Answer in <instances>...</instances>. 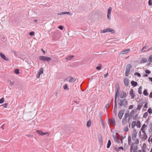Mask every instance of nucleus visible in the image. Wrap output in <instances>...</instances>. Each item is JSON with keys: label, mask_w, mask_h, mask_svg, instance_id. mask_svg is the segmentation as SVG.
I'll return each mask as SVG.
<instances>
[{"label": "nucleus", "mask_w": 152, "mask_h": 152, "mask_svg": "<svg viewBox=\"0 0 152 152\" xmlns=\"http://www.w3.org/2000/svg\"><path fill=\"white\" fill-rule=\"evenodd\" d=\"M118 105L119 107L121 108H126L128 102L126 99H118Z\"/></svg>", "instance_id": "f257e3e1"}, {"label": "nucleus", "mask_w": 152, "mask_h": 152, "mask_svg": "<svg viewBox=\"0 0 152 152\" xmlns=\"http://www.w3.org/2000/svg\"><path fill=\"white\" fill-rule=\"evenodd\" d=\"M134 143H132L131 145L130 148V152H132L133 150V152H137V147L135 144L138 145L139 143V140L138 139H137Z\"/></svg>", "instance_id": "f03ea898"}, {"label": "nucleus", "mask_w": 152, "mask_h": 152, "mask_svg": "<svg viewBox=\"0 0 152 152\" xmlns=\"http://www.w3.org/2000/svg\"><path fill=\"white\" fill-rule=\"evenodd\" d=\"M101 31L102 33H104L109 32H110L112 34H113L115 33L114 30L111 28H107L103 30H101Z\"/></svg>", "instance_id": "7ed1b4c3"}, {"label": "nucleus", "mask_w": 152, "mask_h": 152, "mask_svg": "<svg viewBox=\"0 0 152 152\" xmlns=\"http://www.w3.org/2000/svg\"><path fill=\"white\" fill-rule=\"evenodd\" d=\"M39 59L42 61H49L51 60V58L48 57L41 56H39Z\"/></svg>", "instance_id": "20e7f679"}, {"label": "nucleus", "mask_w": 152, "mask_h": 152, "mask_svg": "<svg viewBox=\"0 0 152 152\" xmlns=\"http://www.w3.org/2000/svg\"><path fill=\"white\" fill-rule=\"evenodd\" d=\"M132 68V66L131 64H128L127 65L125 72V76L127 77L130 72V69Z\"/></svg>", "instance_id": "39448f33"}, {"label": "nucleus", "mask_w": 152, "mask_h": 152, "mask_svg": "<svg viewBox=\"0 0 152 152\" xmlns=\"http://www.w3.org/2000/svg\"><path fill=\"white\" fill-rule=\"evenodd\" d=\"M66 81L70 83H74L76 81V79L71 76H69L66 78Z\"/></svg>", "instance_id": "423d86ee"}, {"label": "nucleus", "mask_w": 152, "mask_h": 152, "mask_svg": "<svg viewBox=\"0 0 152 152\" xmlns=\"http://www.w3.org/2000/svg\"><path fill=\"white\" fill-rule=\"evenodd\" d=\"M125 110L123 109L120 110L118 113V116L119 118L121 119H122L123 115L124 113Z\"/></svg>", "instance_id": "0eeeda50"}, {"label": "nucleus", "mask_w": 152, "mask_h": 152, "mask_svg": "<svg viewBox=\"0 0 152 152\" xmlns=\"http://www.w3.org/2000/svg\"><path fill=\"white\" fill-rule=\"evenodd\" d=\"M37 132L38 133V134L41 136H43L44 135H46L47 134H48V135L49 133L48 132H44L41 131L37 130Z\"/></svg>", "instance_id": "6e6552de"}, {"label": "nucleus", "mask_w": 152, "mask_h": 152, "mask_svg": "<svg viewBox=\"0 0 152 152\" xmlns=\"http://www.w3.org/2000/svg\"><path fill=\"white\" fill-rule=\"evenodd\" d=\"M112 10V8L111 7H110L108 9L107 17L109 20H110V16L111 15V11Z\"/></svg>", "instance_id": "1a4fd4ad"}, {"label": "nucleus", "mask_w": 152, "mask_h": 152, "mask_svg": "<svg viewBox=\"0 0 152 152\" xmlns=\"http://www.w3.org/2000/svg\"><path fill=\"white\" fill-rule=\"evenodd\" d=\"M119 96L120 98H124L126 96V93L124 91H121L119 93Z\"/></svg>", "instance_id": "9d476101"}, {"label": "nucleus", "mask_w": 152, "mask_h": 152, "mask_svg": "<svg viewBox=\"0 0 152 152\" xmlns=\"http://www.w3.org/2000/svg\"><path fill=\"white\" fill-rule=\"evenodd\" d=\"M135 93H134L133 90L132 89H131L130 91L129 94L131 96V99H132L134 98L135 96Z\"/></svg>", "instance_id": "9b49d317"}, {"label": "nucleus", "mask_w": 152, "mask_h": 152, "mask_svg": "<svg viewBox=\"0 0 152 152\" xmlns=\"http://www.w3.org/2000/svg\"><path fill=\"white\" fill-rule=\"evenodd\" d=\"M130 51L129 49H125L124 50L121 51L120 54H125L128 53Z\"/></svg>", "instance_id": "f8f14e48"}, {"label": "nucleus", "mask_w": 152, "mask_h": 152, "mask_svg": "<svg viewBox=\"0 0 152 152\" xmlns=\"http://www.w3.org/2000/svg\"><path fill=\"white\" fill-rule=\"evenodd\" d=\"M137 134V132H134L132 133V140L134 141L136 140Z\"/></svg>", "instance_id": "ddd939ff"}, {"label": "nucleus", "mask_w": 152, "mask_h": 152, "mask_svg": "<svg viewBox=\"0 0 152 152\" xmlns=\"http://www.w3.org/2000/svg\"><path fill=\"white\" fill-rule=\"evenodd\" d=\"M113 136L115 141L119 143H120V140L118 137L116 135H113Z\"/></svg>", "instance_id": "4468645a"}, {"label": "nucleus", "mask_w": 152, "mask_h": 152, "mask_svg": "<svg viewBox=\"0 0 152 152\" xmlns=\"http://www.w3.org/2000/svg\"><path fill=\"white\" fill-rule=\"evenodd\" d=\"M147 127V126L145 124H144L142 126L141 129V130L142 133H144L145 132V128Z\"/></svg>", "instance_id": "2eb2a0df"}, {"label": "nucleus", "mask_w": 152, "mask_h": 152, "mask_svg": "<svg viewBox=\"0 0 152 152\" xmlns=\"http://www.w3.org/2000/svg\"><path fill=\"white\" fill-rule=\"evenodd\" d=\"M0 56L4 60L6 61H8V59L6 58L5 55L2 53H0Z\"/></svg>", "instance_id": "dca6fc26"}, {"label": "nucleus", "mask_w": 152, "mask_h": 152, "mask_svg": "<svg viewBox=\"0 0 152 152\" xmlns=\"http://www.w3.org/2000/svg\"><path fill=\"white\" fill-rule=\"evenodd\" d=\"M143 106V104L142 103H140L137 108V110H140L142 108V107Z\"/></svg>", "instance_id": "f3484780"}, {"label": "nucleus", "mask_w": 152, "mask_h": 152, "mask_svg": "<svg viewBox=\"0 0 152 152\" xmlns=\"http://www.w3.org/2000/svg\"><path fill=\"white\" fill-rule=\"evenodd\" d=\"M124 84L125 86H127L129 84V80L127 78H125L124 81Z\"/></svg>", "instance_id": "a211bd4d"}, {"label": "nucleus", "mask_w": 152, "mask_h": 152, "mask_svg": "<svg viewBox=\"0 0 152 152\" xmlns=\"http://www.w3.org/2000/svg\"><path fill=\"white\" fill-rule=\"evenodd\" d=\"M147 61V59L146 58H143L141 59L140 61V63L141 64H142L146 62Z\"/></svg>", "instance_id": "6ab92c4d"}, {"label": "nucleus", "mask_w": 152, "mask_h": 152, "mask_svg": "<svg viewBox=\"0 0 152 152\" xmlns=\"http://www.w3.org/2000/svg\"><path fill=\"white\" fill-rule=\"evenodd\" d=\"M74 57V55L70 56L68 57L65 58V59L67 61H70Z\"/></svg>", "instance_id": "aec40b11"}, {"label": "nucleus", "mask_w": 152, "mask_h": 152, "mask_svg": "<svg viewBox=\"0 0 152 152\" xmlns=\"http://www.w3.org/2000/svg\"><path fill=\"white\" fill-rule=\"evenodd\" d=\"M127 122V119L123 118L122 119V124L124 126L126 125Z\"/></svg>", "instance_id": "412c9836"}, {"label": "nucleus", "mask_w": 152, "mask_h": 152, "mask_svg": "<svg viewBox=\"0 0 152 152\" xmlns=\"http://www.w3.org/2000/svg\"><path fill=\"white\" fill-rule=\"evenodd\" d=\"M131 83L132 86L134 87H136L137 85V83L133 80L131 82Z\"/></svg>", "instance_id": "4be33fe9"}, {"label": "nucleus", "mask_w": 152, "mask_h": 152, "mask_svg": "<svg viewBox=\"0 0 152 152\" xmlns=\"http://www.w3.org/2000/svg\"><path fill=\"white\" fill-rule=\"evenodd\" d=\"M110 122L111 123L114 125V126L115 125V121L114 118H112L110 120Z\"/></svg>", "instance_id": "5701e85b"}, {"label": "nucleus", "mask_w": 152, "mask_h": 152, "mask_svg": "<svg viewBox=\"0 0 152 152\" xmlns=\"http://www.w3.org/2000/svg\"><path fill=\"white\" fill-rule=\"evenodd\" d=\"M143 133V137H142V138L144 139H146L148 137L147 135L146 134L145 132L144 133Z\"/></svg>", "instance_id": "b1692460"}, {"label": "nucleus", "mask_w": 152, "mask_h": 152, "mask_svg": "<svg viewBox=\"0 0 152 152\" xmlns=\"http://www.w3.org/2000/svg\"><path fill=\"white\" fill-rule=\"evenodd\" d=\"M134 114V110H132L129 114V117L131 118L133 116Z\"/></svg>", "instance_id": "393cba45"}, {"label": "nucleus", "mask_w": 152, "mask_h": 152, "mask_svg": "<svg viewBox=\"0 0 152 152\" xmlns=\"http://www.w3.org/2000/svg\"><path fill=\"white\" fill-rule=\"evenodd\" d=\"M136 121H133L132 122V129H134V128L135 126H136Z\"/></svg>", "instance_id": "a878e982"}, {"label": "nucleus", "mask_w": 152, "mask_h": 152, "mask_svg": "<svg viewBox=\"0 0 152 152\" xmlns=\"http://www.w3.org/2000/svg\"><path fill=\"white\" fill-rule=\"evenodd\" d=\"M138 93L140 94H141L142 93V87L140 86V87L138 90Z\"/></svg>", "instance_id": "bb28decb"}, {"label": "nucleus", "mask_w": 152, "mask_h": 152, "mask_svg": "<svg viewBox=\"0 0 152 152\" xmlns=\"http://www.w3.org/2000/svg\"><path fill=\"white\" fill-rule=\"evenodd\" d=\"M141 123L140 121H138L137 123L136 124V126L137 128H140L141 126Z\"/></svg>", "instance_id": "cd10ccee"}, {"label": "nucleus", "mask_w": 152, "mask_h": 152, "mask_svg": "<svg viewBox=\"0 0 152 152\" xmlns=\"http://www.w3.org/2000/svg\"><path fill=\"white\" fill-rule=\"evenodd\" d=\"M111 144V142L110 140H109L108 141V142L107 144V148H109Z\"/></svg>", "instance_id": "c85d7f7f"}, {"label": "nucleus", "mask_w": 152, "mask_h": 152, "mask_svg": "<svg viewBox=\"0 0 152 152\" xmlns=\"http://www.w3.org/2000/svg\"><path fill=\"white\" fill-rule=\"evenodd\" d=\"M147 48V46H145L143 47L142 49L141 50V52L142 53H145V52L147 51V50H144V49H146Z\"/></svg>", "instance_id": "c756f323"}, {"label": "nucleus", "mask_w": 152, "mask_h": 152, "mask_svg": "<svg viewBox=\"0 0 152 152\" xmlns=\"http://www.w3.org/2000/svg\"><path fill=\"white\" fill-rule=\"evenodd\" d=\"M143 94L145 96H148V93L147 90L146 89H145L143 91Z\"/></svg>", "instance_id": "7c9ffc66"}, {"label": "nucleus", "mask_w": 152, "mask_h": 152, "mask_svg": "<svg viewBox=\"0 0 152 152\" xmlns=\"http://www.w3.org/2000/svg\"><path fill=\"white\" fill-rule=\"evenodd\" d=\"M86 126L88 127H90L91 126V122L90 121H87L86 124Z\"/></svg>", "instance_id": "2f4dec72"}, {"label": "nucleus", "mask_w": 152, "mask_h": 152, "mask_svg": "<svg viewBox=\"0 0 152 152\" xmlns=\"http://www.w3.org/2000/svg\"><path fill=\"white\" fill-rule=\"evenodd\" d=\"M116 89L115 92H118L119 90V86L118 84H116Z\"/></svg>", "instance_id": "473e14b6"}, {"label": "nucleus", "mask_w": 152, "mask_h": 152, "mask_svg": "<svg viewBox=\"0 0 152 152\" xmlns=\"http://www.w3.org/2000/svg\"><path fill=\"white\" fill-rule=\"evenodd\" d=\"M118 92H115V102H114V103H117L116 101H117V96L118 94Z\"/></svg>", "instance_id": "72a5a7b5"}, {"label": "nucleus", "mask_w": 152, "mask_h": 152, "mask_svg": "<svg viewBox=\"0 0 152 152\" xmlns=\"http://www.w3.org/2000/svg\"><path fill=\"white\" fill-rule=\"evenodd\" d=\"M148 115V113L147 112H145L143 115V117L144 118H146Z\"/></svg>", "instance_id": "f704fd0d"}, {"label": "nucleus", "mask_w": 152, "mask_h": 152, "mask_svg": "<svg viewBox=\"0 0 152 152\" xmlns=\"http://www.w3.org/2000/svg\"><path fill=\"white\" fill-rule=\"evenodd\" d=\"M138 114H136L133 117L134 120H137L138 119Z\"/></svg>", "instance_id": "c9c22d12"}, {"label": "nucleus", "mask_w": 152, "mask_h": 152, "mask_svg": "<svg viewBox=\"0 0 152 152\" xmlns=\"http://www.w3.org/2000/svg\"><path fill=\"white\" fill-rule=\"evenodd\" d=\"M38 72L39 73H40L41 74H42L43 72V68H40V69H39V72Z\"/></svg>", "instance_id": "e433bc0d"}, {"label": "nucleus", "mask_w": 152, "mask_h": 152, "mask_svg": "<svg viewBox=\"0 0 152 152\" xmlns=\"http://www.w3.org/2000/svg\"><path fill=\"white\" fill-rule=\"evenodd\" d=\"M148 60L150 62H152V54H151L149 57Z\"/></svg>", "instance_id": "4c0bfd02"}, {"label": "nucleus", "mask_w": 152, "mask_h": 152, "mask_svg": "<svg viewBox=\"0 0 152 152\" xmlns=\"http://www.w3.org/2000/svg\"><path fill=\"white\" fill-rule=\"evenodd\" d=\"M19 69H15V71H14V72L17 74H18L19 73Z\"/></svg>", "instance_id": "58836bf2"}, {"label": "nucleus", "mask_w": 152, "mask_h": 152, "mask_svg": "<svg viewBox=\"0 0 152 152\" xmlns=\"http://www.w3.org/2000/svg\"><path fill=\"white\" fill-rule=\"evenodd\" d=\"M129 115L128 113H125L124 118L127 119L128 117L129 116Z\"/></svg>", "instance_id": "ea45409f"}, {"label": "nucleus", "mask_w": 152, "mask_h": 152, "mask_svg": "<svg viewBox=\"0 0 152 152\" xmlns=\"http://www.w3.org/2000/svg\"><path fill=\"white\" fill-rule=\"evenodd\" d=\"M10 82V86L13 85L14 84L15 82L14 81H12L10 80L9 81Z\"/></svg>", "instance_id": "a19ab883"}, {"label": "nucleus", "mask_w": 152, "mask_h": 152, "mask_svg": "<svg viewBox=\"0 0 152 152\" xmlns=\"http://www.w3.org/2000/svg\"><path fill=\"white\" fill-rule=\"evenodd\" d=\"M101 68L102 66L100 64H99V65L98 66L96 67V69L97 70H99Z\"/></svg>", "instance_id": "79ce46f5"}, {"label": "nucleus", "mask_w": 152, "mask_h": 152, "mask_svg": "<svg viewBox=\"0 0 152 152\" xmlns=\"http://www.w3.org/2000/svg\"><path fill=\"white\" fill-rule=\"evenodd\" d=\"M148 112L150 114L152 113V109L151 108H149L148 110Z\"/></svg>", "instance_id": "37998d69"}, {"label": "nucleus", "mask_w": 152, "mask_h": 152, "mask_svg": "<svg viewBox=\"0 0 152 152\" xmlns=\"http://www.w3.org/2000/svg\"><path fill=\"white\" fill-rule=\"evenodd\" d=\"M110 106V103H109L106 105L105 106V108L106 109H107L108 108H109Z\"/></svg>", "instance_id": "c03bdc74"}, {"label": "nucleus", "mask_w": 152, "mask_h": 152, "mask_svg": "<svg viewBox=\"0 0 152 152\" xmlns=\"http://www.w3.org/2000/svg\"><path fill=\"white\" fill-rule=\"evenodd\" d=\"M4 98H1V99H0V103L2 104L3 103L4 101Z\"/></svg>", "instance_id": "a18cd8bd"}, {"label": "nucleus", "mask_w": 152, "mask_h": 152, "mask_svg": "<svg viewBox=\"0 0 152 152\" xmlns=\"http://www.w3.org/2000/svg\"><path fill=\"white\" fill-rule=\"evenodd\" d=\"M101 119V121H102V127H103V128L104 129V128H105L104 123L103 122V121L102 120V119Z\"/></svg>", "instance_id": "49530a36"}, {"label": "nucleus", "mask_w": 152, "mask_h": 152, "mask_svg": "<svg viewBox=\"0 0 152 152\" xmlns=\"http://www.w3.org/2000/svg\"><path fill=\"white\" fill-rule=\"evenodd\" d=\"M117 108V103H115V105H114L113 110H116Z\"/></svg>", "instance_id": "de8ad7c7"}, {"label": "nucleus", "mask_w": 152, "mask_h": 152, "mask_svg": "<svg viewBox=\"0 0 152 152\" xmlns=\"http://www.w3.org/2000/svg\"><path fill=\"white\" fill-rule=\"evenodd\" d=\"M145 72L146 73L149 74L151 73V72L149 70H146L145 71Z\"/></svg>", "instance_id": "09e8293b"}, {"label": "nucleus", "mask_w": 152, "mask_h": 152, "mask_svg": "<svg viewBox=\"0 0 152 152\" xmlns=\"http://www.w3.org/2000/svg\"><path fill=\"white\" fill-rule=\"evenodd\" d=\"M148 4L150 6L152 5V2L151 0H149L148 2Z\"/></svg>", "instance_id": "8fccbe9b"}, {"label": "nucleus", "mask_w": 152, "mask_h": 152, "mask_svg": "<svg viewBox=\"0 0 152 152\" xmlns=\"http://www.w3.org/2000/svg\"><path fill=\"white\" fill-rule=\"evenodd\" d=\"M64 89H66L67 88V84H65L64 86Z\"/></svg>", "instance_id": "3c124183"}, {"label": "nucleus", "mask_w": 152, "mask_h": 152, "mask_svg": "<svg viewBox=\"0 0 152 152\" xmlns=\"http://www.w3.org/2000/svg\"><path fill=\"white\" fill-rule=\"evenodd\" d=\"M64 14H66L68 15H71V13L68 12H64Z\"/></svg>", "instance_id": "603ef678"}, {"label": "nucleus", "mask_w": 152, "mask_h": 152, "mask_svg": "<svg viewBox=\"0 0 152 152\" xmlns=\"http://www.w3.org/2000/svg\"><path fill=\"white\" fill-rule=\"evenodd\" d=\"M124 130L125 132H128L129 130V129L128 127L127 126L126 127H125Z\"/></svg>", "instance_id": "864d4df0"}, {"label": "nucleus", "mask_w": 152, "mask_h": 152, "mask_svg": "<svg viewBox=\"0 0 152 152\" xmlns=\"http://www.w3.org/2000/svg\"><path fill=\"white\" fill-rule=\"evenodd\" d=\"M135 74L137 75V76H138L139 77H141V75L138 72H136Z\"/></svg>", "instance_id": "5fc2aeb1"}, {"label": "nucleus", "mask_w": 152, "mask_h": 152, "mask_svg": "<svg viewBox=\"0 0 152 152\" xmlns=\"http://www.w3.org/2000/svg\"><path fill=\"white\" fill-rule=\"evenodd\" d=\"M64 12H59L58 14V15H64Z\"/></svg>", "instance_id": "6e6d98bb"}, {"label": "nucleus", "mask_w": 152, "mask_h": 152, "mask_svg": "<svg viewBox=\"0 0 152 152\" xmlns=\"http://www.w3.org/2000/svg\"><path fill=\"white\" fill-rule=\"evenodd\" d=\"M8 103H5L3 104V107L4 108H7V106L8 105Z\"/></svg>", "instance_id": "4d7b16f0"}, {"label": "nucleus", "mask_w": 152, "mask_h": 152, "mask_svg": "<svg viewBox=\"0 0 152 152\" xmlns=\"http://www.w3.org/2000/svg\"><path fill=\"white\" fill-rule=\"evenodd\" d=\"M128 141H129V142H131V137L130 136V135L128 136Z\"/></svg>", "instance_id": "13d9d810"}, {"label": "nucleus", "mask_w": 152, "mask_h": 152, "mask_svg": "<svg viewBox=\"0 0 152 152\" xmlns=\"http://www.w3.org/2000/svg\"><path fill=\"white\" fill-rule=\"evenodd\" d=\"M133 107V105H130L129 107V109L130 110L132 109Z\"/></svg>", "instance_id": "bf43d9fd"}, {"label": "nucleus", "mask_w": 152, "mask_h": 152, "mask_svg": "<svg viewBox=\"0 0 152 152\" xmlns=\"http://www.w3.org/2000/svg\"><path fill=\"white\" fill-rule=\"evenodd\" d=\"M34 34V32L32 31L31 32L30 34L29 35L31 36H33V35Z\"/></svg>", "instance_id": "052dcab7"}, {"label": "nucleus", "mask_w": 152, "mask_h": 152, "mask_svg": "<svg viewBox=\"0 0 152 152\" xmlns=\"http://www.w3.org/2000/svg\"><path fill=\"white\" fill-rule=\"evenodd\" d=\"M113 113L115 114V115H117V112L116 110H113Z\"/></svg>", "instance_id": "680f3d73"}, {"label": "nucleus", "mask_w": 152, "mask_h": 152, "mask_svg": "<svg viewBox=\"0 0 152 152\" xmlns=\"http://www.w3.org/2000/svg\"><path fill=\"white\" fill-rule=\"evenodd\" d=\"M40 75H41V74H40V73H39V72H38L37 75V77L38 78H39L40 77Z\"/></svg>", "instance_id": "e2e57ef3"}, {"label": "nucleus", "mask_w": 152, "mask_h": 152, "mask_svg": "<svg viewBox=\"0 0 152 152\" xmlns=\"http://www.w3.org/2000/svg\"><path fill=\"white\" fill-rule=\"evenodd\" d=\"M147 105H148L147 103H146L144 105V107L145 108H148Z\"/></svg>", "instance_id": "0e129e2a"}, {"label": "nucleus", "mask_w": 152, "mask_h": 152, "mask_svg": "<svg viewBox=\"0 0 152 152\" xmlns=\"http://www.w3.org/2000/svg\"><path fill=\"white\" fill-rule=\"evenodd\" d=\"M108 75H109L108 73V72H107L106 74L104 75V76L105 77H106Z\"/></svg>", "instance_id": "69168bd1"}, {"label": "nucleus", "mask_w": 152, "mask_h": 152, "mask_svg": "<svg viewBox=\"0 0 152 152\" xmlns=\"http://www.w3.org/2000/svg\"><path fill=\"white\" fill-rule=\"evenodd\" d=\"M58 28L59 29H61V30H62L63 29V27L62 26H59Z\"/></svg>", "instance_id": "338daca9"}, {"label": "nucleus", "mask_w": 152, "mask_h": 152, "mask_svg": "<svg viewBox=\"0 0 152 152\" xmlns=\"http://www.w3.org/2000/svg\"><path fill=\"white\" fill-rule=\"evenodd\" d=\"M149 96L150 98H152V92L150 93Z\"/></svg>", "instance_id": "774afa93"}]
</instances>
